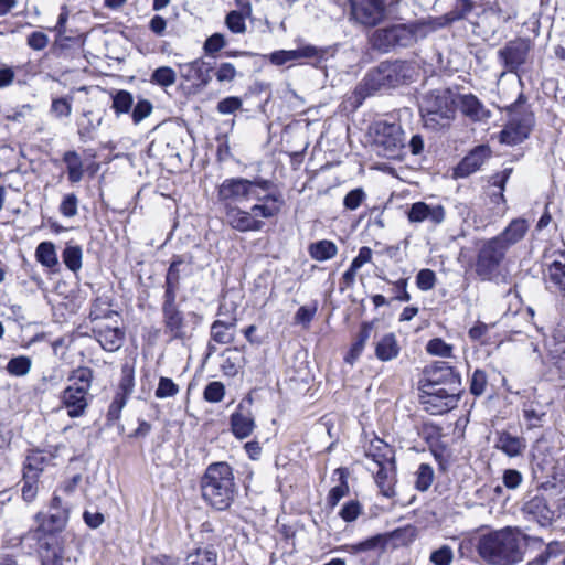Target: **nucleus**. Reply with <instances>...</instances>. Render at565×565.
<instances>
[{
	"instance_id": "nucleus-30",
	"label": "nucleus",
	"mask_w": 565,
	"mask_h": 565,
	"mask_svg": "<svg viewBox=\"0 0 565 565\" xmlns=\"http://www.w3.org/2000/svg\"><path fill=\"white\" fill-rule=\"evenodd\" d=\"M365 456L375 467L395 461L394 449L381 438H373L365 449Z\"/></svg>"
},
{
	"instance_id": "nucleus-51",
	"label": "nucleus",
	"mask_w": 565,
	"mask_h": 565,
	"mask_svg": "<svg viewBox=\"0 0 565 565\" xmlns=\"http://www.w3.org/2000/svg\"><path fill=\"white\" fill-rule=\"evenodd\" d=\"M23 484L21 488V495L22 499L26 503H31L35 500L38 492H39V478L34 477L33 475H25L23 473Z\"/></svg>"
},
{
	"instance_id": "nucleus-35",
	"label": "nucleus",
	"mask_w": 565,
	"mask_h": 565,
	"mask_svg": "<svg viewBox=\"0 0 565 565\" xmlns=\"http://www.w3.org/2000/svg\"><path fill=\"white\" fill-rule=\"evenodd\" d=\"M243 0H237V4L242 6V11H231L225 19L226 26L233 32L237 34L245 33L246 23L245 18L250 14L252 7L248 2L242 4Z\"/></svg>"
},
{
	"instance_id": "nucleus-26",
	"label": "nucleus",
	"mask_w": 565,
	"mask_h": 565,
	"mask_svg": "<svg viewBox=\"0 0 565 565\" xmlns=\"http://www.w3.org/2000/svg\"><path fill=\"white\" fill-rule=\"evenodd\" d=\"M529 222L525 218L518 217L512 220L509 225L497 236L501 244L509 249L511 246L521 242L529 231Z\"/></svg>"
},
{
	"instance_id": "nucleus-58",
	"label": "nucleus",
	"mask_w": 565,
	"mask_h": 565,
	"mask_svg": "<svg viewBox=\"0 0 565 565\" xmlns=\"http://www.w3.org/2000/svg\"><path fill=\"white\" fill-rule=\"evenodd\" d=\"M60 213L67 218L74 217L78 213V199L74 193L66 194L60 206H58Z\"/></svg>"
},
{
	"instance_id": "nucleus-25",
	"label": "nucleus",
	"mask_w": 565,
	"mask_h": 565,
	"mask_svg": "<svg viewBox=\"0 0 565 565\" xmlns=\"http://www.w3.org/2000/svg\"><path fill=\"white\" fill-rule=\"evenodd\" d=\"M457 107L472 121H483L490 117V111L478 99V97L472 94L459 95Z\"/></svg>"
},
{
	"instance_id": "nucleus-42",
	"label": "nucleus",
	"mask_w": 565,
	"mask_h": 565,
	"mask_svg": "<svg viewBox=\"0 0 565 565\" xmlns=\"http://www.w3.org/2000/svg\"><path fill=\"white\" fill-rule=\"evenodd\" d=\"M522 411L529 428L539 427L545 416L544 407L540 403L530 399L523 402Z\"/></svg>"
},
{
	"instance_id": "nucleus-50",
	"label": "nucleus",
	"mask_w": 565,
	"mask_h": 565,
	"mask_svg": "<svg viewBox=\"0 0 565 565\" xmlns=\"http://www.w3.org/2000/svg\"><path fill=\"white\" fill-rule=\"evenodd\" d=\"M434 481V469L428 463H420L415 472V487L419 491L429 489Z\"/></svg>"
},
{
	"instance_id": "nucleus-2",
	"label": "nucleus",
	"mask_w": 565,
	"mask_h": 565,
	"mask_svg": "<svg viewBox=\"0 0 565 565\" xmlns=\"http://www.w3.org/2000/svg\"><path fill=\"white\" fill-rule=\"evenodd\" d=\"M201 491L204 501L213 509L227 510L237 492L232 467L227 462L211 463L202 477Z\"/></svg>"
},
{
	"instance_id": "nucleus-15",
	"label": "nucleus",
	"mask_w": 565,
	"mask_h": 565,
	"mask_svg": "<svg viewBox=\"0 0 565 565\" xmlns=\"http://www.w3.org/2000/svg\"><path fill=\"white\" fill-rule=\"evenodd\" d=\"M529 52V42L518 39L510 41L499 51V58L508 72L515 73L526 62Z\"/></svg>"
},
{
	"instance_id": "nucleus-56",
	"label": "nucleus",
	"mask_w": 565,
	"mask_h": 565,
	"mask_svg": "<svg viewBox=\"0 0 565 565\" xmlns=\"http://www.w3.org/2000/svg\"><path fill=\"white\" fill-rule=\"evenodd\" d=\"M381 542V536H372L362 542L351 545H344L341 550L349 552L351 554H359L362 552H367L376 548Z\"/></svg>"
},
{
	"instance_id": "nucleus-8",
	"label": "nucleus",
	"mask_w": 565,
	"mask_h": 565,
	"mask_svg": "<svg viewBox=\"0 0 565 565\" xmlns=\"http://www.w3.org/2000/svg\"><path fill=\"white\" fill-rule=\"evenodd\" d=\"M372 131L373 147L379 156L388 159L399 158L404 148L401 125L380 120L373 125Z\"/></svg>"
},
{
	"instance_id": "nucleus-27",
	"label": "nucleus",
	"mask_w": 565,
	"mask_h": 565,
	"mask_svg": "<svg viewBox=\"0 0 565 565\" xmlns=\"http://www.w3.org/2000/svg\"><path fill=\"white\" fill-rule=\"evenodd\" d=\"M162 317L164 331L171 339L183 340L189 337L188 324L180 309L163 311Z\"/></svg>"
},
{
	"instance_id": "nucleus-18",
	"label": "nucleus",
	"mask_w": 565,
	"mask_h": 565,
	"mask_svg": "<svg viewBox=\"0 0 565 565\" xmlns=\"http://www.w3.org/2000/svg\"><path fill=\"white\" fill-rule=\"evenodd\" d=\"M252 399L242 401L237 409L231 415V427L235 437L247 438L255 428V418L249 409Z\"/></svg>"
},
{
	"instance_id": "nucleus-33",
	"label": "nucleus",
	"mask_w": 565,
	"mask_h": 565,
	"mask_svg": "<svg viewBox=\"0 0 565 565\" xmlns=\"http://www.w3.org/2000/svg\"><path fill=\"white\" fill-rule=\"evenodd\" d=\"M369 41L374 50L384 53L395 49L393 25L376 29L370 35Z\"/></svg>"
},
{
	"instance_id": "nucleus-24",
	"label": "nucleus",
	"mask_w": 565,
	"mask_h": 565,
	"mask_svg": "<svg viewBox=\"0 0 565 565\" xmlns=\"http://www.w3.org/2000/svg\"><path fill=\"white\" fill-rule=\"evenodd\" d=\"M369 470L374 472L375 482L380 489V492L386 498H393L395 495L396 484V466L395 461L377 466L375 468L367 467Z\"/></svg>"
},
{
	"instance_id": "nucleus-59",
	"label": "nucleus",
	"mask_w": 565,
	"mask_h": 565,
	"mask_svg": "<svg viewBox=\"0 0 565 565\" xmlns=\"http://www.w3.org/2000/svg\"><path fill=\"white\" fill-rule=\"evenodd\" d=\"M135 386V376H134V369L128 365L124 364L121 367V379L119 383V388L121 393L120 395L129 396L134 390Z\"/></svg>"
},
{
	"instance_id": "nucleus-53",
	"label": "nucleus",
	"mask_w": 565,
	"mask_h": 565,
	"mask_svg": "<svg viewBox=\"0 0 565 565\" xmlns=\"http://www.w3.org/2000/svg\"><path fill=\"white\" fill-rule=\"evenodd\" d=\"M452 345L446 343L440 338H434L429 340L426 344V351L430 355L441 356V358H450L452 354Z\"/></svg>"
},
{
	"instance_id": "nucleus-41",
	"label": "nucleus",
	"mask_w": 565,
	"mask_h": 565,
	"mask_svg": "<svg viewBox=\"0 0 565 565\" xmlns=\"http://www.w3.org/2000/svg\"><path fill=\"white\" fill-rule=\"evenodd\" d=\"M372 329H373V322H363L361 324L360 332L358 334V339L352 344L350 352L347 356L348 362L353 363V361L356 360L361 355L367 340L371 338Z\"/></svg>"
},
{
	"instance_id": "nucleus-29",
	"label": "nucleus",
	"mask_w": 565,
	"mask_h": 565,
	"mask_svg": "<svg viewBox=\"0 0 565 565\" xmlns=\"http://www.w3.org/2000/svg\"><path fill=\"white\" fill-rule=\"evenodd\" d=\"M531 131L530 124L524 119H511L500 132V141L507 145H518L524 141Z\"/></svg>"
},
{
	"instance_id": "nucleus-48",
	"label": "nucleus",
	"mask_w": 565,
	"mask_h": 565,
	"mask_svg": "<svg viewBox=\"0 0 565 565\" xmlns=\"http://www.w3.org/2000/svg\"><path fill=\"white\" fill-rule=\"evenodd\" d=\"M177 81V73L169 66L156 68L150 77V82L160 87L167 88L172 86Z\"/></svg>"
},
{
	"instance_id": "nucleus-54",
	"label": "nucleus",
	"mask_w": 565,
	"mask_h": 565,
	"mask_svg": "<svg viewBox=\"0 0 565 565\" xmlns=\"http://www.w3.org/2000/svg\"><path fill=\"white\" fill-rule=\"evenodd\" d=\"M73 96L54 98L51 104V113L56 118L68 117L72 114Z\"/></svg>"
},
{
	"instance_id": "nucleus-62",
	"label": "nucleus",
	"mask_w": 565,
	"mask_h": 565,
	"mask_svg": "<svg viewBox=\"0 0 565 565\" xmlns=\"http://www.w3.org/2000/svg\"><path fill=\"white\" fill-rule=\"evenodd\" d=\"M183 265V260L180 257H175L169 266L166 282L164 285L179 287L180 288V279H181V266Z\"/></svg>"
},
{
	"instance_id": "nucleus-5",
	"label": "nucleus",
	"mask_w": 565,
	"mask_h": 565,
	"mask_svg": "<svg viewBox=\"0 0 565 565\" xmlns=\"http://www.w3.org/2000/svg\"><path fill=\"white\" fill-rule=\"evenodd\" d=\"M405 68V63L395 61L383 62L375 70L369 72L353 93L355 107H359L363 99L373 92L403 84L406 79Z\"/></svg>"
},
{
	"instance_id": "nucleus-49",
	"label": "nucleus",
	"mask_w": 565,
	"mask_h": 565,
	"mask_svg": "<svg viewBox=\"0 0 565 565\" xmlns=\"http://www.w3.org/2000/svg\"><path fill=\"white\" fill-rule=\"evenodd\" d=\"M82 248L77 245H67L62 254L65 266L76 273L82 268Z\"/></svg>"
},
{
	"instance_id": "nucleus-12",
	"label": "nucleus",
	"mask_w": 565,
	"mask_h": 565,
	"mask_svg": "<svg viewBox=\"0 0 565 565\" xmlns=\"http://www.w3.org/2000/svg\"><path fill=\"white\" fill-rule=\"evenodd\" d=\"M440 25L431 20H422L409 24H393L395 47H408Z\"/></svg>"
},
{
	"instance_id": "nucleus-20",
	"label": "nucleus",
	"mask_w": 565,
	"mask_h": 565,
	"mask_svg": "<svg viewBox=\"0 0 565 565\" xmlns=\"http://www.w3.org/2000/svg\"><path fill=\"white\" fill-rule=\"evenodd\" d=\"M225 217L230 226L239 232H257L264 226L262 220L253 216L250 211L239 206L224 209Z\"/></svg>"
},
{
	"instance_id": "nucleus-36",
	"label": "nucleus",
	"mask_w": 565,
	"mask_h": 565,
	"mask_svg": "<svg viewBox=\"0 0 565 565\" xmlns=\"http://www.w3.org/2000/svg\"><path fill=\"white\" fill-rule=\"evenodd\" d=\"M310 257L317 262L329 260L338 254L337 245L329 239H321L308 246Z\"/></svg>"
},
{
	"instance_id": "nucleus-7",
	"label": "nucleus",
	"mask_w": 565,
	"mask_h": 565,
	"mask_svg": "<svg viewBox=\"0 0 565 565\" xmlns=\"http://www.w3.org/2000/svg\"><path fill=\"white\" fill-rule=\"evenodd\" d=\"M350 21L362 28H375L384 22L393 0H348Z\"/></svg>"
},
{
	"instance_id": "nucleus-64",
	"label": "nucleus",
	"mask_w": 565,
	"mask_h": 565,
	"mask_svg": "<svg viewBox=\"0 0 565 565\" xmlns=\"http://www.w3.org/2000/svg\"><path fill=\"white\" fill-rule=\"evenodd\" d=\"M454 559V553L451 547L443 545L440 548L434 551L430 554V561L435 565H450Z\"/></svg>"
},
{
	"instance_id": "nucleus-34",
	"label": "nucleus",
	"mask_w": 565,
	"mask_h": 565,
	"mask_svg": "<svg viewBox=\"0 0 565 565\" xmlns=\"http://www.w3.org/2000/svg\"><path fill=\"white\" fill-rule=\"evenodd\" d=\"M236 319L231 321L215 320L211 326V338L220 344H230L234 341Z\"/></svg>"
},
{
	"instance_id": "nucleus-57",
	"label": "nucleus",
	"mask_w": 565,
	"mask_h": 565,
	"mask_svg": "<svg viewBox=\"0 0 565 565\" xmlns=\"http://www.w3.org/2000/svg\"><path fill=\"white\" fill-rule=\"evenodd\" d=\"M363 508L356 500H351L343 504L339 511L340 518L345 522H353L362 514Z\"/></svg>"
},
{
	"instance_id": "nucleus-60",
	"label": "nucleus",
	"mask_w": 565,
	"mask_h": 565,
	"mask_svg": "<svg viewBox=\"0 0 565 565\" xmlns=\"http://www.w3.org/2000/svg\"><path fill=\"white\" fill-rule=\"evenodd\" d=\"M179 393V386L169 377H160L156 390V397L163 399L172 397Z\"/></svg>"
},
{
	"instance_id": "nucleus-11",
	"label": "nucleus",
	"mask_w": 565,
	"mask_h": 565,
	"mask_svg": "<svg viewBox=\"0 0 565 565\" xmlns=\"http://www.w3.org/2000/svg\"><path fill=\"white\" fill-rule=\"evenodd\" d=\"M459 384L460 376L446 362H435L425 366L419 380V387L426 388L449 387L457 390Z\"/></svg>"
},
{
	"instance_id": "nucleus-6",
	"label": "nucleus",
	"mask_w": 565,
	"mask_h": 565,
	"mask_svg": "<svg viewBox=\"0 0 565 565\" xmlns=\"http://www.w3.org/2000/svg\"><path fill=\"white\" fill-rule=\"evenodd\" d=\"M424 125L430 129H439L449 125L455 117V100L448 90H436L426 94L419 105Z\"/></svg>"
},
{
	"instance_id": "nucleus-10",
	"label": "nucleus",
	"mask_w": 565,
	"mask_h": 565,
	"mask_svg": "<svg viewBox=\"0 0 565 565\" xmlns=\"http://www.w3.org/2000/svg\"><path fill=\"white\" fill-rule=\"evenodd\" d=\"M420 403L426 412L431 415H441L455 408L458 403V394L455 388L437 387L426 388L419 387Z\"/></svg>"
},
{
	"instance_id": "nucleus-4",
	"label": "nucleus",
	"mask_w": 565,
	"mask_h": 565,
	"mask_svg": "<svg viewBox=\"0 0 565 565\" xmlns=\"http://www.w3.org/2000/svg\"><path fill=\"white\" fill-rule=\"evenodd\" d=\"M271 182L263 178L246 179L232 177L224 179L217 186L216 194L218 202L226 207L239 206L258 198V193L270 190Z\"/></svg>"
},
{
	"instance_id": "nucleus-17",
	"label": "nucleus",
	"mask_w": 565,
	"mask_h": 565,
	"mask_svg": "<svg viewBox=\"0 0 565 565\" xmlns=\"http://www.w3.org/2000/svg\"><path fill=\"white\" fill-rule=\"evenodd\" d=\"M253 201H255V204L250 206L249 211L258 220L275 217L280 212L284 203L280 194L273 193L269 190L258 193V198H254Z\"/></svg>"
},
{
	"instance_id": "nucleus-23",
	"label": "nucleus",
	"mask_w": 565,
	"mask_h": 565,
	"mask_svg": "<svg viewBox=\"0 0 565 565\" xmlns=\"http://www.w3.org/2000/svg\"><path fill=\"white\" fill-rule=\"evenodd\" d=\"M491 150L488 146L481 145L472 149L455 169V177L466 178L480 169L489 159Z\"/></svg>"
},
{
	"instance_id": "nucleus-45",
	"label": "nucleus",
	"mask_w": 565,
	"mask_h": 565,
	"mask_svg": "<svg viewBox=\"0 0 565 565\" xmlns=\"http://www.w3.org/2000/svg\"><path fill=\"white\" fill-rule=\"evenodd\" d=\"M35 257L40 264L52 268L58 264L55 246L51 242H42L38 245Z\"/></svg>"
},
{
	"instance_id": "nucleus-61",
	"label": "nucleus",
	"mask_w": 565,
	"mask_h": 565,
	"mask_svg": "<svg viewBox=\"0 0 565 565\" xmlns=\"http://www.w3.org/2000/svg\"><path fill=\"white\" fill-rule=\"evenodd\" d=\"M488 377L484 371L477 369L471 376L470 392L475 396H480L486 392Z\"/></svg>"
},
{
	"instance_id": "nucleus-14",
	"label": "nucleus",
	"mask_w": 565,
	"mask_h": 565,
	"mask_svg": "<svg viewBox=\"0 0 565 565\" xmlns=\"http://www.w3.org/2000/svg\"><path fill=\"white\" fill-rule=\"evenodd\" d=\"M324 56L326 50L307 44L296 50L275 51L269 55V61L274 65L281 66L286 63L300 60H313L319 63L324 58Z\"/></svg>"
},
{
	"instance_id": "nucleus-1",
	"label": "nucleus",
	"mask_w": 565,
	"mask_h": 565,
	"mask_svg": "<svg viewBox=\"0 0 565 565\" xmlns=\"http://www.w3.org/2000/svg\"><path fill=\"white\" fill-rule=\"evenodd\" d=\"M526 535L505 527L482 535L478 542L479 555L493 565H514L523 559Z\"/></svg>"
},
{
	"instance_id": "nucleus-43",
	"label": "nucleus",
	"mask_w": 565,
	"mask_h": 565,
	"mask_svg": "<svg viewBox=\"0 0 565 565\" xmlns=\"http://www.w3.org/2000/svg\"><path fill=\"white\" fill-rule=\"evenodd\" d=\"M46 463L47 458L45 457L43 451H31L25 459L23 473L33 475L34 477L39 478Z\"/></svg>"
},
{
	"instance_id": "nucleus-9",
	"label": "nucleus",
	"mask_w": 565,
	"mask_h": 565,
	"mask_svg": "<svg viewBox=\"0 0 565 565\" xmlns=\"http://www.w3.org/2000/svg\"><path fill=\"white\" fill-rule=\"evenodd\" d=\"M507 248L495 237L484 241L477 255L476 273L482 280H491L497 276L503 262Z\"/></svg>"
},
{
	"instance_id": "nucleus-47",
	"label": "nucleus",
	"mask_w": 565,
	"mask_h": 565,
	"mask_svg": "<svg viewBox=\"0 0 565 565\" xmlns=\"http://www.w3.org/2000/svg\"><path fill=\"white\" fill-rule=\"evenodd\" d=\"M32 366L31 358L26 355H20L12 358L7 366V372L12 376H25L30 373Z\"/></svg>"
},
{
	"instance_id": "nucleus-19",
	"label": "nucleus",
	"mask_w": 565,
	"mask_h": 565,
	"mask_svg": "<svg viewBox=\"0 0 565 565\" xmlns=\"http://www.w3.org/2000/svg\"><path fill=\"white\" fill-rule=\"evenodd\" d=\"M93 333L105 351L115 352L122 347L125 332L118 326L98 322L94 324Z\"/></svg>"
},
{
	"instance_id": "nucleus-3",
	"label": "nucleus",
	"mask_w": 565,
	"mask_h": 565,
	"mask_svg": "<svg viewBox=\"0 0 565 565\" xmlns=\"http://www.w3.org/2000/svg\"><path fill=\"white\" fill-rule=\"evenodd\" d=\"M93 379V370L85 366L73 370L68 375V385L62 391L60 399L71 418L85 414L90 401L89 390Z\"/></svg>"
},
{
	"instance_id": "nucleus-55",
	"label": "nucleus",
	"mask_w": 565,
	"mask_h": 565,
	"mask_svg": "<svg viewBox=\"0 0 565 565\" xmlns=\"http://www.w3.org/2000/svg\"><path fill=\"white\" fill-rule=\"evenodd\" d=\"M132 106V95L127 90H119L113 98V108L117 115L127 114Z\"/></svg>"
},
{
	"instance_id": "nucleus-31",
	"label": "nucleus",
	"mask_w": 565,
	"mask_h": 565,
	"mask_svg": "<svg viewBox=\"0 0 565 565\" xmlns=\"http://www.w3.org/2000/svg\"><path fill=\"white\" fill-rule=\"evenodd\" d=\"M524 512L541 526L552 523L554 512L548 508L546 500L542 497H534L524 504Z\"/></svg>"
},
{
	"instance_id": "nucleus-21",
	"label": "nucleus",
	"mask_w": 565,
	"mask_h": 565,
	"mask_svg": "<svg viewBox=\"0 0 565 565\" xmlns=\"http://www.w3.org/2000/svg\"><path fill=\"white\" fill-rule=\"evenodd\" d=\"M554 260L545 270L546 288L565 298V250L554 253Z\"/></svg>"
},
{
	"instance_id": "nucleus-13",
	"label": "nucleus",
	"mask_w": 565,
	"mask_h": 565,
	"mask_svg": "<svg viewBox=\"0 0 565 565\" xmlns=\"http://www.w3.org/2000/svg\"><path fill=\"white\" fill-rule=\"evenodd\" d=\"M212 67L202 58L179 65V73L183 81L192 83L194 92L203 90L212 79Z\"/></svg>"
},
{
	"instance_id": "nucleus-44",
	"label": "nucleus",
	"mask_w": 565,
	"mask_h": 565,
	"mask_svg": "<svg viewBox=\"0 0 565 565\" xmlns=\"http://www.w3.org/2000/svg\"><path fill=\"white\" fill-rule=\"evenodd\" d=\"M511 174V169H505L502 174L493 177L492 184L498 188L497 192L491 193L490 202L497 206L502 205L499 213L503 214L507 210L505 206V198L503 195L505 182L508 181Z\"/></svg>"
},
{
	"instance_id": "nucleus-38",
	"label": "nucleus",
	"mask_w": 565,
	"mask_h": 565,
	"mask_svg": "<svg viewBox=\"0 0 565 565\" xmlns=\"http://www.w3.org/2000/svg\"><path fill=\"white\" fill-rule=\"evenodd\" d=\"M244 356L237 348L226 349L223 353L222 371L227 376H235L243 366Z\"/></svg>"
},
{
	"instance_id": "nucleus-37",
	"label": "nucleus",
	"mask_w": 565,
	"mask_h": 565,
	"mask_svg": "<svg viewBox=\"0 0 565 565\" xmlns=\"http://www.w3.org/2000/svg\"><path fill=\"white\" fill-rule=\"evenodd\" d=\"M184 565H217V553L212 547H196L188 553Z\"/></svg>"
},
{
	"instance_id": "nucleus-32",
	"label": "nucleus",
	"mask_w": 565,
	"mask_h": 565,
	"mask_svg": "<svg viewBox=\"0 0 565 565\" xmlns=\"http://www.w3.org/2000/svg\"><path fill=\"white\" fill-rule=\"evenodd\" d=\"M495 448L504 452L508 457L513 458L523 454L526 448V441L523 437L502 431L498 435Z\"/></svg>"
},
{
	"instance_id": "nucleus-16",
	"label": "nucleus",
	"mask_w": 565,
	"mask_h": 565,
	"mask_svg": "<svg viewBox=\"0 0 565 565\" xmlns=\"http://www.w3.org/2000/svg\"><path fill=\"white\" fill-rule=\"evenodd\" d=\"M407 218L411 223L429 222L437 226L446 218V210L441 204L426 202H415L407 212Z\"/></svg>"
},
{
	"instance_id": "nucleus-52",
	"label": "nucleus",
	"mask_w": 565,
	"mask_h": 565,
	"mask_svg": "<svg viewBox=\"0 0 565 565\" xmlns=\"http://www.w3.org/2000/svg\"><path fill=\"white\" fill-rule=\"evenodd\" d=\"M475 9L473 0H458L454 10L448 12L445 18L447 22H454L466 18Z\"/></svg>"
},
{
	"instance_id": "nucleus-22",
	"label": "nucleus",
	"mask_w": 565,
	"mask_h": 565,
	"mask_svg": "<svg viewBox=\"0 0 565 565\" xmlns=\"http://www.w3.org/2000/svg\"><path fill=\"white\" fill-rule=\"evenodd\" d=\"M34 520L38 523L36 531L39 532L44 534L61 532L65 529L70 520V509H60L58 511L49 510V514H45L44 512H38L34 516Z\"/></svg>"
},
{
	"instance_id": "nucleus-46",
	"label": "nucleus",
	"mask_w": 565,
	"mask_h": 565,
	"mask_svg": "<svg viewBox=\"0 0 565 565\" xmlns=\"http://www.w3.org/2000/svg\"><path fill=\"white\" fill-rule=\"evenodd\" d=\"M117 316L118 315L114 310L110 309L109 305L102 299H96L93 302L92 309L89 312V319L95 324L98 322H105L104 320H109Z\"/></svg>"
},
{
	"instance_id": "nucleus-28",
	"label": "nucleus",
	"mask_w": 565,
	"mask_h": 565,
	"mask_svg": "<svg viewBox=\"0 0 565 565\" xmlns=\"http://www.w3.org/2000/svg\"><path fill=\"white\" fill-rule=\"evenodd\" d=\"M401 352L397 338L393 332L384 333L374 340V353L376 359L387 362L396 359Z\"/></svg>"
},
{
	"instance_id": "nucleus-40",
	"label": "nucleus",
	"mask_w": 565,
	"mask_h": 565,
	"mask_svg": "<svg viewBox=\"0 0 565 565\" xmlns=\"http://www.w3.org/2000/svg\"><path fill=\"white\" fill-rule=\"evenodd\" d=\"M334 473L339 475L340 483L331 488L328 493L327 502L331 509L335 508L340 500L349 493L345 469L338 468Z\"/></svg>"
},
{
	"instance_id": "nucleus-39",
	"label": "nucleus",
	"mask_w": 565,
	"mask_h": 565,
	"mask_svg": "<svg viewBox=\"0 0 565 565\" xmlns=\"http://www.w3.org/2000/svg\"><path fill=\"white\" fill-rule=\"evenodd\" d=\"M66 164L67 177L71 183H78L84 175V167L81 156L76 151H66L63 156Z\"/></svg>"
},
{
	"instance_id": "nucleus-63",
	"label": "nucleus",
	"mask_w": 565,
	"mask_h": 565,
	"mask_svg": "<svg viewBox=\"0 0 565 565\" xmlns=\"http://www.w3.org/2000/svg\"><path fill=\"white\" fill-rule=\"evenodd\" d=\"M225 395V386L223 383L214 381L207 384L204 390V398L210 403H218Z\"/></svg>"
}]
</instances>
